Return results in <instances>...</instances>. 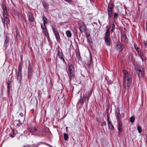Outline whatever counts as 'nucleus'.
Returning a JSON list of instances; mask_svg holds the SVG:
<instances>
[{"label": "nucleus", "mask_w": 147, "mask_h": 147, "mask_svg": "<svg viewBox=\"0 0 147 147\" xmlns=\"http://www.w3.org/2000/svg\"><path fill=\"white\" fill-rule=\"evenodd\" d=\"M28 19L31 22H33L34 20L33 15V14L31 13H29L28 14Z\"/></svg>", "instance_id": "11"}, {"label": "nucleus", "mask_w": 147, "mask_h": 147, "mask_svg": "<svg viewBox=\"0 0 147 147\" xmlns=\"http://www.w3.org/2000/svg\"><path fill=\"white\" fill-rule=\"evenodd\" d=\"M123 72L124 75L123 86L125 89H128L131 85L132 80L131 76L125 70H123Z\"/></svg>", "instance_id": "1"}, {"label": "nucleus", "mask_w": 147, "mask_h": 147, "mask_svg": "<svg viewBox=\"0 0 147 147\" xmlns=\"http://www.w3.org/2000/svg\"><path fill=\"white\" fill-rule=\"evenodd\" d=\"M9 39L7 38V36H6V38L5 39V42L4 44V46L5 48H6L8 46L7 44L9 43Z\"/></svg>", "instance_id": "15"}, {"label": "nucleus", "mask_w": 147, "mask_h": 147, "mask_svg": "<svg viewBox=\"0 0 147 147\" xmlns=\"http://www.w3.org/2000/svg\"><path fill=\"white\" fill-rule=\"evenodd\" d=\"M135 48L137 51H138V49L139 48L138 47H136L135 46Z\"/></svg>", "instance_id": "43"}, {"label": "nucleus", "mask_w": 147, "mask_h": 147, "mask_svg": "<svg viewBox=\"0 0 147 147\" xmlns=\"http://www.w3.org/2000/svg\"><path fill=\"white\" fill-rule=\"evenodd\" d=\"M41 28H42V29H46V28H44L43 27V26H42V24H41Z\"/></svg>", "instance_id": "41"}, {"label": "nucleus", "mask_w": 147, "mask_h": 147, "mask_svg": "<svg viewBox=\"0 0 147 147\" xmlns=\"http://www.w3.org/2000/svg\"><path fill=\"white\" fill-rule=\"evenodd\" d=\"M21 65L20 64L18 66V72L17 74V79L19 82L21 80Z\"/></svg>", "instance_id": "6"}, {"label": "nucleus", "mask_w": 147, "mask_h": 147, "mask_svg": "<svg viewBox=\"0 0 147 147\" xmlns=\"http://www.w3.org/2000/svg\"><path fill=\"white\" fill-rule=\"evenodd\" d=\"M42 19L43 21V24L44 27H45V28H46V26L45 24H47V20L46 17L44 16H43L42 17Z\"/></svg>", "instance_id": "18"}, {"label": "nucleus", "mask_w": 147, "mask_h": 147, "mask_svg": "<svg viewBox=\"0 0 147 147\" xmlns=\"http://www.w3.org/2000/svg\"><path fill=\"white\" fill-rule=\"evenodd\" d=\"M89 36H90L89 34H86V37L87 38V40L88 41V37Z\"/></svg>", "instance_id": "40"}, {"label": "nucleus", "mask_w": 147, "mask_h": 147, "mask_svg": "<svg viewBox=\"0 0 147 147\" xmlns=\"http://www.w3.org/2000/svg\"><path fill=\"white\" fill-rule=\"evenodd\" d=\"M114 7V5L113 4L111 3H109L108 5L107 10L113 11Z\"/></svg>", "instance_id": "17"}, {"label": "nucleus", "mask_w": 147, "mask_h": 147, "mask_svg": "<svg viewBox=\"0 0 147 147\" xmlns=\"http://www.w3.org/2000/svg\"><path fill=\"white\" fill-rule=\"evenodd\" d=\"M105 40L107 45L108 46L110 45L111 40L110 37L105 38Z\"/></svg>", "instance_id": "16"}, {"label": "nucleus", "mask_w": 147, "mask_h": 147, "mask_svg": "<svg viewBox=\"0 0 147 147\" xmlns=\"http://www.w3.org/2000/svg\"><path fill=\"white\" fill-rule=\"evenodd\" d=\"M66 34L68 37H71V33L70 31L69 30L67 31H66Z\"/></svg>", "instance_id": "27"}, {"label": "nucleus", "mask_w": 147, "mask_h": 147, "mask_svg": "<svg viewBox=\"0 0 147 147\" xmlns=\"http://www.w3.org/2000/svg\"><path fill=\"white\" fill-rule=\"evenodd\" d=\"M14 131L13 130H12V133H13V134H14Z\"/></svg>", "instance_id": "49"}, {"label": "nucleus", "mask_w": 147, "mask_h": 147, "mask_svg": "<svg viewBox=\"0 0 147 147\" xmlns=\"http://www.w3.org/2000/svg\"><path fill=\"white\" fill-rule=\"evenodd\" d=\"M110 32L109 31V29L107 28L106 29V32L105 38L110 37Z\"/></svg>", "instance_id": "21"}, {"label": "nucleus", "mask_w": 147, "mask_h": 147, "mask_svg": "<svg viewBox=\"0 0 147 147\" xmlns=\"http://www.w3.org/2000/svg\"><path fill=\"white\" fill-rule=\"evenodd\" d=\"M9 136L11 137L12 138H13L14 137V136L12 134H10L9 135Z\"/></svg>", "instance_id": "42"}, {"label": "nucleus", "mask_w": 147, "mask_h": 147, "mask_svg": "<svg viewBox=\"0 0 147 147\" xmlns=\"http://www.w3.org/2000/svg\"><path fill=\"white\" fill-rule=\"evenodd\" d=\"M135 69L139 77H143L144 74V71L142 68H139L138 66H135Z\"/></svg>", "instance_id": "3"}, {"label": "nucleus", "mask_w": 147, "mask_h": 147, "mask_svg": "<svg viewBox=\"0 0 147 147\" xmlns=\"http://www.w3.org/2000/svg\"><path fill=\"white\" fill-rule=\"evenodd\" d=\"M108 124L109 129L111 130H113L114 129V127L111 122H109Z\"/></svg>", "instance_id": "20"}, {"label": "nucleus", "mask_w": 147, "mask_h": 147, "mask_svg": "<svg viewBox=\"0 0 147 147\" xmlns=\"http://www.w3.org/2000/svg\"><path fill=\"white\" fill-rule=\"evenodd\" d=\"M115 25L114 24H113L111 25V32H112L113 30L115 29Z\"/></svg>", "instance_id": "32"}, {"label": "nucleus", "mask_w": 147, "mask_h": 147, "mask_svg": "<svg viewBox=\"0 0 147 147\" xmlns=\"http://www.w3.org/2000/svg\"><path fill=\"white\" fill-rule=\"evenodd\" d=\"M47 146H49V147H52L51 146V145H49V144H47Z\"/></svg>", "instance_id": "47"}, {"label": "nucleus", "mask_w": 147, "mask_h": 147, "mask_svg": "<svg viewBox=\"0 0 147 147\" xmlns=\"http://www.w3.org/2000/svg\"><path fill=\"white\" fill-rule=\"evenodd\" d=\"M137 129L138 132L140 133H141L142 132L141 127L140 126L138 125L137 127Z\"/></svg>", "instance_id": "30"}, {"label": "nucleus", "mask_w": 147, "mask_h": 147, "mask_svg": "<svg viewBox=\"0 0 147 147\" xmlns=\"http://www.w3.org/2000/svg\"><path fill=\"white\" fill-rule=\"evenodd\" d=\"M127 39V36L125 34H123L122 35L121 39L122 41L125 42Z\"/></svg>", "instance_id": "24"}, {"label": "nucleus", "mask_w": 147, "mask_h": 147, "mask_svg": "<svg viewBox=\"0 0 147 147\" xmlns=\"http://www.w3.org/2000/svg\"><path fill=\"white\" fill-rule=\"evenodd\" d=\"M146 30L147 31V21L146 22Z\"/></svg>", "instance_id": "44"}, {"label": "nucleus", "mask_w": 147, "mask_h": 147, "mask_svg": "<svg viewBox=\"0 0 147 147\" xmlns=\"http://www.w3.org/2000/svg\"><path fill=\"white\" fill-rule=\"evenodd\" d=\"M64 140H67L68 138V134L66 133H65L64 134Z\"/></svg>", "instance_id": "29"}, {"label": "nucleus", "mask_w": 147, "mask_h": 147, "mask_svg": "<svg viewBox=\"0 0 147 147\" xmlns=\"http://www.w3.org/2000/svg\"><path fill=\"white\" fill-rule=\"evenodd\" d=\"M144 43L145 46L146 47H147V40L146 41H144Z\"/></svg>", "instance_id": "37"}, {"label": "nucleus", "mask_w": 147, "mask_h": 147, "mask_svg": "<svg viewBox=\"0 0 147 147\" xmlns=\"http://www.w3.org/2000/svg\"><path fill=\"white\" fill-rule=\"evenodd\" d=\"M86 28V26H83L79 27L80 30L81 32H82L83 31L85 30Z\"/></svg>", "instance_id": "23"}, {"label": "nucleus", "mask_w": 147, "mask_h": 147, "mask_svg": "<svg viewBox=\"0 0 147 147\" xmlns=\"http://www.w3.org/2000/svg\"><path fill=\"white\" fill-rule=\"evenodd\" d=\"M79 102L81 103L82 105L84 104V102L83 99H82V100L80 99L79 100Z\"/></svg>", "instance_id": "35"}, {"label": "nucleus", "mask_w": 147, "mask_h": 147, "mask_svg": "<svg viewBox=\"0 0 147 147\" xmlns=\"http://www.w3.org/2000/svg\"><path fill=\"white\" fill-rule=\"evenodd\" d=\"M109 117L108 115H107V121L108 123L109 122H111V121L109 120Z\"/></svg>", "instance_id": "38"}, {"label": "nucleus", "mask_w": 147, "mask_h": 147, "mask_svg": "<svg viewBox=\"0 0 147 147\" xmlns=\"http://www.w3.org/2000/svg\"><path fill=\"white\" fill-rule=\"evenodd\" d=\"M1 91L2 92V93L3 91V89L2 88L1 89Z\"/></svg>", "instance_id": "48"}, {"label": "nucleus", "mask_w": 147, "mask_h": 147, "mask_svg": "<svg viewBox=\"0 0 147 147\" xmlns=\"http://www.w3.org/2000/svg\"><path fill=\"white\" fill-rule=\"evenodd\" d=\"M142 60L143 61V59L142 58Z\"/></svg>", "instance_id": "50"}, {"label": "nucleus", "mask_w": 147, "mask_h": 147, "mask_svg": "<svg viewBox=\"0 0 147 147\" xmlns=\"http://www.w3.org/2000/svg\"><path fill=\"white\" fill-rule=\"evenodd\" d=\"M118 15L117 13H114V17L115 19H117L118 17Z\"/></svg>", "instance_id": "33"}, {"label": "nucleus", "mask_w": 147, "mask_h": 147, "mask_svg": "<svg viewBox=\"0 0 147 147\" xmlns=\"http://www.w3.org/2000/svg\"><path fill=\"white\" fill-rule=\"evenodd\" d=\"M116 46L117 47V49L119 50L120 51H122L124 47L120 43L118 42H117Z\"/></svg>", "instance_id": "10"}, {"label": "nucleus", "mask_w": 147, "mask_h": 147, "mask_svg": "<svg viewBox=\"0 0 147 147\" xmlns=\"http://www.w3.org/2000/svg\"><path fill=\"white\" fill-rule=\"evenodd\" d=\"M57 53L58 56L59 58L62 60L64 63H66L65 60L63 53L62 52V51H60L59 50H58L57 51Z\"/></svg>", "instance_id": "7"}, {"label": "nucleus", "mask_w": 147, "mask_h": 147, "mask_svg": "<svg viewBox=\"0 0 147 147\" xmlns=\"http://www.w3.org/2000/svg\"><path fill=\"white\" fill-rule=\"evenodd\" d=\"M107 11L109 16V18H111L113 11L107 10Z\"/></svg>", "instance_id": "26"}, {"label": "nucleus", "mask_w": 147, "mask_h": 147, "mask_svg": "<svg viewBox=\"0 0 147 147\" xmlns=\"http://www.w3.org/2000/svg\"><path fill=\"white\" fill-rule=\"evenodd\" d=\"M52 30L54 33L55 37L57 40H58L60 38V36L58 31L55 29L53 26H52Z\"/></svg>", "instance_id": "8"}, {"label": "nucleus", "mask_w": 147, "mask_h": 147, "mask_svg": "<svg viewBox=\"0 0 147 147\" xmlns=\"http://www.w3.org/2000/svg\"><path fill=\"white\" fill-rule=\"evenodd\" d=\"M37 130L36 128L33 126H32L30 127L29 129V131L31 133H33Z\"/></svg>", "instance_id": "19"}, {"label": "nucleus", "mask_w": 147, "mask_h": 147, "mask_svg": "<svg viewBox=\"0 0 147 147\" xmlns=\"http://www.w3.org/2000/svg\"><path fill=\"white\" fill-rule=\"evenodd\" d=\"M2 7L3 8V17L7 16L8 15V13L7 11L6 6L4 3H2L1 4Z\"/></svg>", "instance_id": "5"}, {"label": "nucleus", "mask_w": 147, "mask_h": 147, "mask_svg": "<svg viewBox=\"0 0 147 147\" xmlns=\"http://www.w3.org/2000/svg\"><path fill=\"white\" fill-rule=\"evenodd\" d=\"M90 60L88 61L87 62V65H90L91 64V62L92 61V57L91 54H90Z\"/></svg>", "instance_id": "25"}, {"label": "nucleus", "mask_w": 147, "mask_h": 147, "mask_svg": "<svg viewBox=\"0 0 147 147\" xmlns=\"http://www.w3.org/2000/svg\"><path fill=\"white\" fill-rule=\"evenodd\" d=\"M20 115L21 117H22L23 116V114L22 113H20Z\"/></svg>", "instance_id": "45"}, {"label": "nucleus", "mask_w": 147, "mask_h": 147, "mask_svg": "<svg viewBox=\"0 0 147 147\" xmlns=\"http://www.w3.org/2000/svg\"><path fill=\"white\" fill-rule=\"evenodd\" d=\"M68 76L70 80L74 78V71H75L74 66L72 64L69 63L68 65Z\"/></svg>", "instance_id": "2"}, {"label": "nucleus", "mask_w": 147, "mask_h": 147, "mask_svg": "<svg viewBox=\"0 0 147 147\" xmlns=\"http://www.w3.org/2000/svg\"><path fill=\"white\" fill-rule=\"evenodd\" d=\"M4 19L2 18V20L3 23L4 24L7 25L9 23V18L7 17V16L4 17Z\"/></svg>", "instance_id": "9"}, {"label": "nucleus", "mask_w": 147, "mask_h": 147, "mask_svg": "<svg viewBox=\"0 0 147 147\" xmlns=\"http://www.w3.org/2000/svg\"><path fill=\"white\" fill-rule=\"evenodd\" d=\"M83 99L84 102H85L86 104H87L88 102L89 97L86 96H83Z\"/></svg>", "instance_id": "22"}, {"label": "nucleus", "mask_w": 147, "mask_h": 147, "mask_svg": "<svg viewBox=\"0 0 147 147\" xmlns=\"http://www.w3.org/2000/svg\"><path fill=\"white\" fill-rule=\"evenodd\" d=\"M33 72V69L31 65H29L28 69V76H31Z\"/></svg>", "instance_id": "14"}, {"label": "nucleus", "mask_w": 147, "mask_h": 147, "mask_svg": "<svg viewBox=\"0 0 147 147\" xmlns=\"http://www.w3.org/2000/svg\"><path fill=\"white\" fill-rule=\"evenodd\" d=\"M22 125V123L20 122H19L16 125V127H19L20 126Z\"/></svg>", "instance_id": "34"}, {"label": "nucleus", "mask_w": 147, "mask_h": 147, "mask_svg": "<svg viewBox=\"0 0 147 147\" xmlns=\"http://www.w3.org/2000/svg\"><path fill=\"white\" fill-rule=\"evenodd\" d=\"M118 125V133L120 134L121 132H122V124L120 121H117Z\"/></svg>", "instance_id": "13"}, {"label": "nucleus", "mask_w": 147, "mask_h": 147, "mask_svg": "<svg viewBox=\"0 0 147 147\" xmlns=\"http://www.w3.org/2000/svg\"><path fill=\"white\" fill-rule=\"evenodd\" d=\"M135 119V116H133L130 118V121L131 123H133L134 122Z\"/></svg>", "instance_id": "28"}, {"label": "nucleus", "mask_w": 147, "mask_h": 147, "mask_svg": "<svg viewBox=\"0 0 147 147\" xmlns=\"http://www.w3.org/2000/svg\"><path fill=\"white\" fill-rule=\"evenodd\" d=\"M78 59H79L80 58V55H79L78 57Z\"/></svg>", "instance_id": "46"}, {"label": "nucleus", "mask_w": 147, "mask_h": 147, "mask_svg": "<svg viewBox=\"0 0 147 147\" xmlns=\"http://www.w3.org/2000/svg\"><path fill=\"white\" fill-rule=\"evenodd\" d=\"M115 115L117 119V121H120V119L124 117V113H121V115L119 113V110L117 108L115 111Z\"/></svg>", "instance_id": "4"}, {"label": "nucleus", "mask_w": 147, "mask_h": 147, "mask_svg": "<svg viewBox=\"0 0 147 147\" xmlns=\"http://www.w3.org/2000/svg\"><path fill=\"white\" fill-rule=\"evenodd\" d=\"M24 147H25V146L24 145Z\"/></svg>", "instance_id": "51"}, {"label": "nucleus", "mask_w": 147, "mask_h": 147, "mask_svg": "<svg viewBox=\"0 0 147 147\" xmlns=\"http://www.w3.org/2000/svg\"><path fill=\"white\" fill-rule=\"evenodd\" d=\"M79 27L83 26H86L84 23L82 21H80L79 22Z\"/></svg>", "instance_id": "31"}, {"label": "nucleus", "mask_w": 147, "mask_h": 147, "mask_svg": "<svg viewBox=\"0 0 147 147\" xmlns=\"http://www.w3.org/2000/svg\"><path fill=\"white\" fill-rule=\"evenodd\" d=\"M102 125H106V123L105 121H104L102 123Z\"/></svg>", "instance_id": "39"}, {"label": "nucleus", "mask_w": 147, "mask_h": 147, "mask_svg": "<svg viewBox=\"0 0 147 147\" xmlns=\"http://www.w3.org/2000/svg\"><path fill=\"white\" fill-rule=\"evenodd\" d=\"M43 6L45 8L47 9L48 8V6L46 3L43 4Z\"/></svg>", "instance_id": "36"}, {"label": "nucleus", "mask_w": 147, "mask_h": 147, "mask_svg": "<svg viewBox=\"0 0 147 147\" xmlns=\"http://www.w3.org/2000/svg\"><path fill=\"white\" fill-rule=\"evenodd\" d=\"M12 83V82L11 80H9L7 81V90L8 92V93L9 94V90L11 88V85Z\"/></svg>", "instance_id": "12"}]
</instances>
